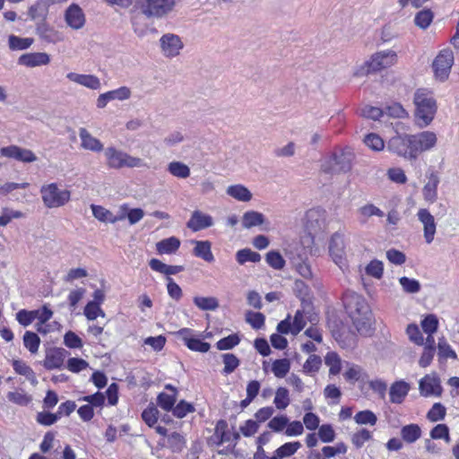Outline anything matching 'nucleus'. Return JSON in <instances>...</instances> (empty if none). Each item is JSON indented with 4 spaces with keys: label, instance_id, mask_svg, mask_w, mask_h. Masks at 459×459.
<instances>
[{
    "label": "nucleus",
    "instance_id": "obj_9",
    "mask_svg": "<svg viewBox=\"0 0 459 459\" xmlns=\"http://www.w3.org/2000/svg\"><path fill=\"white\" fill-rule=\"evenodd\" d=\"M396 62V53L393 50H384L372 55L365 63L367 73L378 72L393 65Z\"/></svg>",
    "mask_w": 459,
    "mask_h": 459
},
{
    "label": "nucleus",
    "instance_id": "obj_50",
    "mask_svg": "<svg viewBox=\"0 0 459 459\" xmlns=\"http://www.w3.org/2000/svg\"><path fill=\"white\" fill-rule=\"evenodd\" d=\"M399 283L406 293L413 294L420 290V283L418 280L403 276L399 279Z\"/></svg>",
    "mask_w": 459,
    "mask_h": 459
},
{
    "label": "nucleus",
    "instance_id": "obj_16",
    "mask_svg": "<svg viewBox=\"0 0 459 459\" xmlns=\"http://www.w3.org/2000/svg\"><path fill=\"white\" fill-rule=\"evenodd\" d=\"M325 221V211L322 208L309 209L305 215V226L307 230L316 232L322 229Z\"/></svg>",
    "mask_w": 459,
    "mask_h": 459
},
{
    "label": "nucleus",
    "instance_id": "obj_39",
    "mask_svg": "<svg viewBox=\"0 0 459 459\" xmlns=\"http://www.w3.org/2000/svg\"><path fill=\"white\" fill-rule=\"evenodd\" d=\"M91 211L93 216L100 221L114 223L117 221V218L110 211L100 205L91 204Z\"/></svg>",
    "mask_w": 459,
    "mask_h": 459
},
{
    "label": "nucleus",
    "instance_id": "obj_24",
    "mask_svg": "<svg viewBox=\"0 0 459 459\" xmlns=\"http://www.w3.org/2000/svg\"><path fill=\"white\" fill-rule=\"evenodd\" d=\"M195 244L193 255L205 262L212 263L214 261V256L212 252V244L209 240H192Z\"/></svg>",
    "mask_w": 459,
    "mask_h": 459
},
{
    "label": "nucleus",
    "instance_id": "obj_28",
    "mask_svg": "<svg viewBox=\"0 0 459 459\" xmlns=\"http://www.w3.org/2000/svg\"><path fill=\"white\" fill-rule=\"evenodd\" d=\"M400 433L404 442L412 444L421 437V429L418 424L411 423L403 426Z\"/></svg>",
    "mask_w": 459,
    "mask_h": 459
},
{
    "label": "nucleus",
    "instance_id": "obj_55",
    "mask_svg": "<svg viewBox=\"0 0 459 459\" xmlns=\"http://www.w3.org/2000/svg\"><path fill=\"white\" fill-rule=\"evenodd\" d=\"M47 12V4L39 1L29 8L28 14L31 20H36L38 18L45 20Z\"/></svg>",
    "mask_w": 459,
    "mask_h": 459
},
{
    "label": "nucleus",
    "instance_id": "obj_46",
    "mask_svg": "<svg viewBox=\"0 0 459 459\" xmlns=\"http://www.w3.org/2000/svg\"><path fill=\"white\" fill-rule=\"evenodd\" d=\"M290 363L287 359H276L273 362L272 371L276 377H284L290 371Z\"/></svg>",
    "mask_w": 459,
    "mask_h": 459
},
{
    "label": "nucleus",
    "instance_id": "obj_44",
    "mask_svg": "<svg viewBox=\"0 0 459 459\" xmlns=\"http://www.w3.org/2000/svg\"><path fill=\"white\" fill-rule=\"evenodd\" d=\"M177 401V395L175 394L160 393L157 396V404L166 411H170Z\"/></svg>",
    "mask_w": 459,
    "mask_h": 459
},
{
    "label": "nucleus",
    "instance_id": "obj_57",
    "mask_svg": "<svg viewBox=\"0 0 459 459\" xmlns=\"http://www.w3.org/2000/svg\"><path fill=\"white\" fill-rule=\"evenodd\" d=\"M7 399L20 406H27L32 401V397L23 392H9Z\"/></svg>",
    "mask_w": 459,
    "mask_h": 459
},
{
    "label": "nucleus",
    "instance_id": "obj_63",
    "mask_svg": "<svg viewBox=\"0 0 459 459\" xmlns=\"http://www.w3.org/2000/svg\"><path fill=\"white\" fill-rule=\"evenodd\" d=\"M289 418L286 415L273 417L267 424L268 428L274 432H281L288 425Z\"/></svg>",
    "mask_w": 459,
    "mask_h": 459
},
{
    "label": "nucleus",
    "instance_id": "obj_47",
    "mask_svg": "<svg viewBox=\"0 0 459 459\" xmlns=\"http://www.w3.org/2000/svg\"><path fill=\"white\" fill-rule=\"evenodd\" d=\"M301 444L299 441L287 442L278 447L275 451L278 453V456L284 458L293 455L299 448Z\"/></svg>",
    "mask_w": 459,
    "mask_h": 459
},
{
    "label": "nucleus",
    "instance_id": "obj_52",
    "mask_svg": "<svg viewBox=\"0 0 459 459\" xmlns=\"http://www.w3.org/2000/svg\"><path fill=\"white\" fill-rule=\"evenodd\" d=\"M420 325L424 333H435L438 328V319L436 315L429 314L422 319Z\"/></svg>",
    "mask_w": 459,
    "mask_h": 459
},
{
    "label": "nucleus",
    "instance_id": "obj_27",
    "mask_svg": "<svg viewBox=\"0 0 459 459\" xmlns=\"http://www.w3.org/2000/svg\"><path fill=\"white\" fill-rule=\"evenodd\" d=\"M36 32L41 39L48 43H56L61 40L58 31L48 25L44 20L37 24Z\"/></svg>",
    "mask_w": 459,
    "mask_h": 459
},
{
    "label": "nucleus",
    "instance_id": "obj_36",
    "mask_svg": "<svg viewBox=\"0 0 459 459\" xmlns=\"http://www.w3.org/2000/svg\"><path fill=\"white\" fill-rule=\"evenodd\" d=\"M194 304L201 310H216L219 307V301L214 297H195Z\"/></svg>",
    "mask_w": 459,
    "mask_h": 459
},
{
    "label": "nucleus",
    "instance_id": "obj_14",
    "mask_svg": "<svg viewBox=\"0 0 459 459\" xmlns=\"http://www.w3.org/2000/svg\"><path fill=\"white\" fill-rule=\"evenodd\" d=\"M192 333L193 330L190 328H182L178 331L177 334L182 337L189 350L202 353L207 352L211 348L210 343L204 342L200 338L193 337Z\"/></svg>",
    "mask_w": 459,
    "mask_h": 459
},
{
    "label": "nucleus",
    "instance_id": "obj_49",
    "mask_svg": "<svg viewBox=\"0 0 459 459\" xmlns=\"http://www.w3.org/2000/svg\"><path fill=\"white\" fill-rule=\"evenodd\" d=\"M246 321L254 328L261 329L264 325L265 316L261 312L247 311L246 313Z\"/></svg>",
    "mask_w": 459,
    "mask_h": 459
},
{
    "label": "nucleus",
    "instance_id": "obj_53",
    "mask_svg": "<svg viewBox=\"0 0 459 459\" xmlns=\"http://www.w3.org/2000/svg\"><path fill=\"white\" fill-rule=\"evenodd\" d=\"M142 419L151 428L154 427L159 419V411L154 406H148L142 412Z\"/></svg>",
    "mask_w": 459,
    "mask_h": 459
},
{
    "label": "nucleus",
    "instance_id": "obj_20",
    "mask_svg": "<svg viewBox=\"0 0 459 459\" xmlns=\"http://www.w3.org/2000/svg\"><path fill=\"white\" fill-rule=\"evenodd\" d=\"M49 55L43 52L26 53L18 58V65L35 67L49 64Z\"/></svg>",
    "mask_w": 459,
    "mask_h": 459
},
{
    "label": "nucleus",
    "instance_id": "obj_23",
    "mask_svg": "<svg viewBox=\"0 0 459 459\" xmlns=\"http://www.w3.org/2000/svg\"><path fill=\"white\" fill-rule=\"evenodd\" d=\"M428 178L429 181L424 186L422 194L426 201L434 203L437 198V186L439 184V177L437 172L431 171Z\"/></svg>",
    "mask_w": 459,
    "mask_h": 459
},
{
    "label": "nucleus",
    "instance_id": "obj_33",
    "mask_svg": "<svg viewBox=\"0 0 459 459\" xmlns=\"http://www.w3.org/2000/svg\"><path fill=\"white\" fill-rule=\"evenodd\" d=\"M434 19V13L430 9L418 12L414 17V24L421 30H427Z\"/></svg>",
    "mask_w": 459,
    "mask_h": 459
},
{
    "label": "nucleus",
    "instance_id": "obj_64",
    "mask_svg": "<svg viewBox=\"0 0 459 459\" xmlns=\"http://www.w3.org/2000/svg\"><path fill=\"white\" fill-rule=\"evenodd\" d=\"M366 273L376 279H380L383 276L384 264L381 261L373 260L366 266Z\"/></svg>",
    "mask_w": 459,
    "mask_h": 459
},
{
    "label": "nucleus",
    "instance_id": "obj_13",
    "mask_svg": "<svg viewBox=\"0 0 459 459\" xmlns=\"http://www.w3.org/2000/svg\"><path fill=\"white\" fill-rule=\"evenodd\" d=\"M420 394L422 396H440L442 386L440 379L436 376L426 375L419 382Z\"/></svg>",
    "mask_w": 459,
    "mask_h": 459
},
{
    "label": "nucleus",
    "instance_id": "obj_41",
    "mask_svg": "<svg viewBox=\"0 0 459 459\" xmlns=\"http://www.w3.org/2000/svg\"><path fill=\"white\" fill-rule=\"evenodd\" d=\"M266 263L275 270H281L285 266V260L277 250H271L265 255Z\"/></svg>",
    "mask_w": 459,
    "mask_h": 459
},
{
    "label": "nucleus",
    "instance_id": "obj_31",
    "mask_svg": "<svg viewBox=\"0 0 459 459\" xmlns=\"http://www.w3.org/2000/svg\"><path fill=\"white\" fill-rule=\"evenodd\" d=\"M264 222V215L255 211H248L243 214L242 225L245 229L262 225Z\"/></svg>",
    "mask_w": 459,
    "mask_h": 459
},
{
    "label": "nucleus",
    "instance_id": "obj_54",
    "mask_svg": "<svg viewBox=\"0 0 459 459\" xmlns=\"http://www.w3.org/2000/svg\"><path fill=\"white\" fill-rule=\"evenodd\" d=\"M171 411L175 417L182 419L186 417L187 413L195 411V407L192 403L181 400L176 406L174 405Z\"/></svg>",
    "mask_w": 459,
    "mask_h": 459
},
{
    "label": "nucleus",
    "instance_id": "obj_22",
    "mask_svg": "<svg viewBox=\"0 0 459 459\" xmlns=\"http://www.w3.org/2000/svg\"><path fill=\"white\" fill-rule=\"evenodd\" d=\"M410 385L404 380L394 382L389 389L390 402L401 404L410 391Z\"/></svg>",
    "mask_w": 459,
    "mask_h": 459
},
{
    "label": "nucleus",
    "instance_id": "obj_18",
    "mask_svg": "<svg viewBox=\"0 0 459 459\" xmlns=\"http://www.w3.org/2000/svg\"><path fill=\"white\" fill-rule=\"evenodd\" d=\"M417 216L419 221L423 224L424 238L428 244H430L436 233L434 216L427 209H420Z\"/></svg>",
    "mask_w": 459,
    "mask_h": 459
},
{
    "label": "nucleus",
    "instance_id": "obj_6",
    "mask_svg": "<svg viewBox=\"0 0 459 459\" xmlns=\"http://www.w3.org/2000/svg\"><path fill=\"white\" fill-rule=\"evenodd\" d=\"M42 201L48 208H56L65 205L71 196L68 190H61L56 183L42 186L40 188Z\"/></svg>",
    "mask_w": 459,
    "mask_h": 459
},
{
    "label": "nucleus",
    "instance_id": "obj_7",
    "mask_svg": "<svg viewBox=\"0 0 459 459\" xmlns=\"http://www.w3.org/2000/svg\"><path fill=\"white\" fill-rule=\"evenodd\" d=\"M107 164L111 169L136 168L141 167L143 160L140 158L133 157L126 152L117 150L115 147H108L105 150Z\"/></svg>",
    "mask_w": 459,
    "mask_h": 459
},
{
    "label": "nucleus",
    "instance_id": "obj_51",
    "mask_svg": "<svg viewBox=\"0 0 459 459\" xmlns=\"http://www.w3.org/2000/svg\"><path fill=\"white\" fill-rule=\"evenodd\" d=\"M384 115H386L394 118H403L407 116L406 110L398 102H393L390 105H387L383 108Z\"/></svg>",
    "mask_w": 459,
    "mask_h": 459
},
{
    "label": "nucleus",
    "instance_id": "obj_32",
    "mask_svg": "<svg viewBox=\"0 0 459 459\" xmlns=\"http://www.w3.org/2000/svg\"><path fill=\"white\" fill-rule=\"evenodd\" d=\"M227 194L230 196L241 202H247L252 198L251 192L242 185L230 186L227 188Z\"/></svg>",
    "mask_w": 459,
    "mask_h": 459
},
{
    "label": "nucleus",
    "instance_id": "obj_40",
    "mask_svg": "<svg viewBox=\"0 0 459 459\" xmlns=\"http://www.w3.org/2000/svg\"><path fill=\"white\" fill-rule=\"evenodd\" d=\"M290 403L289 390L285 387H279L273 399L275 407L279 410H284L289 406Z\"/></svg>",
    "mask_w": 459,
    "mask_h": 459
},
{
    "label": "nucleus",
    "instance_id": "obj_45",
    "mask_svg": "<svg viewBox=\"0 0 459 459\" xmlns=\"http://www.w3.org/2000/svg\"><path fill=\"white\" fill-rule=\"evenodd\" d=\"M240 342L238 334L232 333L224 338H221L216 342V348L220 351L231 350Z\"/></svg>",
    "mask_w": 459,
    "mask_h": 459
},
{
    "label": "nucleus",
    "instance_id": "obj_43",
    "mask_svg": "<svg viewBox=\"0 0 459 459\" xmlns=\"http://www.w3.org/2000/svg\"><path fill=\"white\" fill-rule=\"evenodd\" d=\"M221 357L224 364L223 374L225 375L234 372L240 364V360L233 353H224Z\"/></svg>",
    "mask_w": 459,
    "mask_h": 459
},
{
    "label": "nucleus",
    "instance_id": "obj_5",
    "mask_svg": "<svg viewBox=\"0 0 459 459\" xmlns=\"http://www.w3.org/2000/svg\"><path fill=\"white\" fill-rule=\"evenodd\" d=\"M135 5L148 18H162L173 11L176 0H135Z\"/></svg>",
    "mask_w": 459,
    "mask_h": 459
},
{
    "label": "nucleus",
    "instance_id": "obj_30",
    "mask_svg": "<svg viewBox=\"0 0 459 459\" xmlns=\"http://www.w3.org/2000/svg\"><path fill=\"white\" fill-rule=\"evenodd\" d=\"M12 365L17 374L24 376L33 385L38 384L34 371L24 361L21 359H13Z\"/></svg>",
    "mask_w": 459,
    "mask_h": 459
},
{
    "label": "nucleus",
    "instance_id": "obj_48",
    "mask_svg": "<svg viewBox=\"0 0 459 459\" xmlns=\"http://www.w3.org/2000/svg\"><path fill=\"white\" fill-rule=\"evenodd\" d=\"M168 444L173 452H181L186 446L184 436L178 432H173L168 436Z\"/></svg>",
    "mask_w": 459,
    "mask_h": 459
},
{
    "label": "nucleus",
    "instance_id": "obj_42",
    "mask_svg": "<svg viewBox=\"0 0 459 459\" xmlns=\"http://www.w3.org/2000/svg\"><path fill=\"white\" fill-rule=\"evenodd\" d=\"M23 344L31 353H36L40 344L39 335L30 331H26L23 335Z\"/></svg>",
    "mask_w": 459,
    "mask_h": 459
},
{
    "label": "nucleus",
    "instance_id": "obj_58",
    "mask_svg": "<svg viewBox=\"0 0 459 459\" xmlns=\"http://www.w3.org/2000/svg\"><path fill=\"white\" fill-rule=\"evenodd\" d=\"M446 407L440 403H436L427 413L429 420L435 422L441 420L446 416Z\"/></svg>",
    "mask_w": 459,
    "mask_h": 459
},
{
    "label": "nucleus",
    "instance_id": "obj_60",
    "mask_svg": "<svg viewBox=\"0 0 459 459\" xmlns=\"http://www.w3.org/2000/svg\"><path fill=\"white\" fill-rule=\"evenodd\" d=\"M364 143L373 151H381L385 147L383 139L374 133L367 134L364 138Z\"/></svg>",
    "mask_w": 459,
    "mask_h": 459
},
{
    "label": "nucleus",
    "instance_id": "obj_19",
    "mask_svg": "<svg viewBox=\"0 0 459 459\" xmlns=\"http://www.w3.org/2000/svg\"><path fill=\"white\" fill-rule=\"evenodd\" d=\"M130 95V89L126 86H122L118 89L100 94L97 100V107L99 108H103L106 107L108 101L114 100H125L129 99Z\"/></svg>",
    "mask_w": 459,
    "mask_h": 459
},
{
    "label": "nucleus",
    "instance_id": "obj_56",
    "mask_svg": "<svg viewBox=\"0 0 459 459\" xmlns=\"http://www.w3.org/2000/svg\"><path fill=\"white\" fill-rule=\"evenodd\" d=\"M354 420L358 424H369L371 426H374L377 421L376 414L369 410L357 412Z\"/></svg>",
    "mask_w": 459,
    "mask_h": 459
},
{
    "label": "nucleus",
    "instance_id": "obj_11",
    "mask_svg": "<svg viewBox=\"0 0 459 459\" xmlns=\"http://www.w3.org/2000/svg\"><path fill=\"white\" fill-rule=\"evenodd\" d=\"M160 48L164 56L168 57H174L179 54L180 49L184 45L181 39L172 33L164 34L160 39Z\"/></svg>",
    "mask_w": 459,
    "mask_h": 459
},
{
    "label": "nucleus",
    "instance_id": "obj_62",
    "mask_svg": "<svg viewBox=\"0 0 459 459\" xmlns=\"http://www.w3.org/2000/svg\"><path fill=\"white\" fill-rule=\"evenodd\" d=\"M359 114L366 118L378 120L384 116V110L378 107L367 105L360 108Z\"/></svg>",
    "mask_w": 459,
    "mask_h": 459
},
{
    "label": "nucleus",
    "instance_id": "obj_59",
    "mask_svg": "<svg viewBox=\"0 0 459 459\" xmlns=\"http://www.w3.org/2000/svg\"><path fill=\"white\" fill-rule=\"evenodd\" d=\"M37 317L35 310L21 309L16 313V320L22 326L30 325Z\"/></svg>",
    "mask_w": 459,
    "mask_h": 459
},
{
    "label": "nucleus",
    "instance_id": "obj_2",
    "mask_svg": "<svg viewBox=\"0 0 459 459\" xmlns=\"http://www.w3.org/2000/svg\"><path fill=\"white\" fill-rule=\"evenodd\" d=\"M345 310L359 333H367L370 328L371 310L361 295L346 290L342 295Z\"/></svg>",
    "mask_w": 459,
    "mask_h": 459
},
{
    "label": "nucleus",
    "instance_id": "obj_25",
    "mask_svg": "<svg viewBox=\"0 0 459 459\" xmlns=\"http://www.w3.org/2000/svg\"><path fill=\"white\" fill-rule=\"evenodd\" d=\"M66 77L78 84L85 86L91 90H97L100 88V79L92 74H79L76 73H69Z\"/></svg>",
    "mask_w": 459,
    "mask_h": 459
},
{
    "label": "nucleus",
    "instance_id": "obj_37",
    "mask_svg": "<svg viewBox=\"0 0 459 459\" xmlns=\"http://www.w3.org/2000/svg\"><path fill=\"white\" fill-rule=\"evenodd\" d=\"M33 43L31 38H21L15 35H10L8 38V45L12 50H24L29 48Z\"/></svg>",
    "mask_w": 459,
    "mask_h": 459
},
{
    "label": "nucleus",
    "instance_id": "obj_8",
    "mask_svg": "<svg viewBox=\"0 0 459 459\" xmlns=\"http://www.w3.org/2000/svg\"><path fill=\"white\" fill-rule=\"evenodd\" d=\"M454 64V54L450 49H443L434 59L432 67L436 78L439 81H446L450 74Z\"/></svg>",
    "mask_w": 459,
    "mask_h": 459
},
{
    "label": "nucleus",
    "instance_id": "obj_12",
    "mask_svg": "<svg viewBox=\"0 0 459 459\" xmlns=\"http://www.w3.org/2000/svg\"><path fill=\"white\" fill-rule=\"evenodd\" d=\"M65 21L70 28L80 30L85 25L86 18L79 4L74 3L66 8Z\"/></svg>",
    "mask_w": 459,
    "mask_h": 459
},
{
    "label": "nucleus",
    "instance_id": "obj_15",
    "mask_svg": "<svg viewBox=\"0 0 459 459\" xmlns=\"http://www.w3.org/2000/svg\"><path fill=\"white\" fill-rule=\"evenodd\" d=\"M0 153L4 157L12 158L22 162H33L37 160V156L28 149H23L16 145L3 147Z\"/></svg>",
    "mask_w": 459,
    "mask_h": 459
},
{
    "label": "nucleus",
    "instance_id": "obj_1",
    "mask_svg": "<svg viewBox=\"0 0 459 459\" xmlns=\"http://www.w3.org/2000/svg\"><path fill=\"white\" fill-rule=\"evenodd\" d=\"M437 135L431 131L415 134H396L388 142L387 150L407 160H416L421 152L431 150L437 144Z\"/></svg>",
    "mask_w": 459,
    "mask_h": 459
},
{
    "label": "nucleus",
    "instance_id": "obj_29",
    "mask_svg": "<svg viewBox=\"0 0 459 459\" xmlns=\"http://www.w3.org/2000/svg\"><path fill=\"white\" fill-rule=\"evenodd\" d=\"M180 247V240L176 237H170L159 241L156 249L159 254H174Z\"/></svg>",
    "mask_w": 459,
    "mask_h": 459
},
{
    "label": "nucleus",
    "instance_id": "obj_3",
    "mask_svg": "<svg viewBox=\"0 0 459 459\" xmlns=\"http://www.w3.org/2000/svg\"><path fill=\"white\" fill-rule=\"evenodd\" d=\"M413 103L415 105L414 117L417 124L420 127L429 126L437 110V101L432 94L424 89H419L414 93Z\"/></svg>",
    "mask_w": 459,
    "mask_h": 459
},
{
    "label": "nucleus",
    "instance_id": "obj_34",
    "mask_svg": "<svg viewBox=\"0 0 459 459\" xmlns=\"http://www.w3.org/2000/svg\"><path fill=\"white\" fill-rule=\"evenodd\" d=\"M236 260L239 264H245L247 262L258 263L261 260V255L250 248H243L236 253Z\"/></svg>",
    "mask_w": 459,
    "mask_h": 459
},
{
    "label": "nucleus",
    "instance_id": "obj_61",
    "mask_svg": "<svg viewBox=\"0 0 459 459\" xmlns=\"http://www.w3.org/2000/svg\"><path fill=\"white\" fill-rule=\"evenodd\" d=\"M318 437L324 443H331L335 439V431L331 424H323L318 428Z\"/></svg>",
    "mask_w": 459,
    "mask_h": 459
},
{
    "label": "nucleus",
    "instance_id": "obj_35",
    "mask_svg": "<svg viewBox=\"0 0 459 459\" xmlns=\"http://www.w3.org/2000/svg\"><path fill=\"white\" fill-rule=\"evenodd\" d=\"M168 171L174 177L186 178L190 176V169L181 161H171L169 163Z\"/></svg>",
    "mask_w": 459,
    "mask_h": 459
},
{
    "label": "nucleus",
    "instance_id": "obj_17",
    "mask_svg": "<svg viewBox=\"0 0 459 459\" xmlns=\"http://www.w3.org/2000/svg\"><path fill=\"white\" fill-rule=\"evenodd\" d=\"M68 351L63 348H52L47 351L43 367L48 370L61 368Z\"/></svg>",
    "mask_w": 459,
    "mask_h": 459
},
{
    "label": "nucleus",
    "instance_id": "obj_21",
    "mask_svg": "<svg viewBox=\"0 0 459 459\" xmlns=\"http://www.w3.org/2000/svg\"><path fill=\"white\" fill-rule=\"evenodd\" d=\"M212 224L213 221L211 215L204 214L200 211H195L187 221L186 226L195 232L207 229L212 226Z\"/></svg>",
    "mask_w": 459,
    "mask_h": 459
},
{
    "label": "nucleus",
    "instance_id": "obj_10",
    "mask_svg": "<svg viewBox=\"0 0 459 459\" xmlns=\"http://www.w3.org/2000/svg\"><path fill=\"white\" fill-rule=\"evenodd\" d=\"M329 253L336 264L342 267L345 261V244L342 234H333L329 243Z\"/></svg>",
    "mask_w": 459,
    "mask_h": 459
},
{
    "label": "nucleus",
    "instance_id": "obj_38",
    "mask_svg": "<svg viewBox=\"0 0 459 459\" xmlns=\"http://www.w3.org/2000/svg\"><path fill=\"white\" fill-rule=\"evenodd\" d=\"M325 362L330 367V375L335 376L340 373L342 369V361L340 356L336 352H328L325 357Z\"/></svg>",
    "mask_w": 459,
    "mask_h": 459
},
{
    "label": "nucleus",
    "instance_id": "obj_26",
    "mask_svg": "<svg viewBox=\"0 0 459 459\" xmlns=\"http://www.w3.org/2000/svg\"><path fill=\"white\" fill-rule=\"evenodd\" d=\"M79 135L82 141V148L96 152H100L103 150L101 142L93 137L85 128H80Z\"/></svg>",
    "mask_w": 459,
    "mask_h": 459
},
{
    "label": "nucleus",
    "instance_id": "obj_4",
    "mask_svg": "<svg viewBox=\"0 0 459 459\" xmlns=\"http://www.w3.org/2000/svg\"><path fill=\"white\" fill-rule=\"evenodd\" d=\"M355 154L349 147L335 150L323 162L322 170L331 175L348 173L352 169Z\"/></svg>",
    "mask_w": 459,
    "mask_h": 459
}]
</instances>
